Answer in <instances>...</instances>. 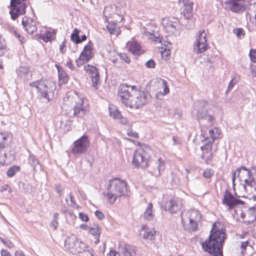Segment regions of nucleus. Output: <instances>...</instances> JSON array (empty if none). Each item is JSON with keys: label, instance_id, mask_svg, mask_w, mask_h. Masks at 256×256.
<instances>
[{"label": "nucleus", "instance_id": "nucleus-1", "mask_svg": "<svg viewBox=\"0 0 256 256\" xmlns=\"http://www.w3.org/2000/svg\"><path fill=\"white\" fill-rule=\"evenodd\" d=\"M215 226L214 224L208 239L202 242V248L212 256H223L222 246L226 238V234L222 229L216 230Z\"/></svg>", "mask_w": 256, "mask_h": 256}, {"label": "nucleus", "instance_id": "nucleus-2", "mask_svg": "<svg viewBox=\"0 0 256 256\" xmlns=\"http://www.w3.org/2000/svg\"><path fill=\"white\" fill-rule=\"evenodd\" d=\"M109 183L107 192H104V196L108 202L112 204L118 198L126 194L128 185L126 181L118 178L110 180Z\"/></svg>", "mask_w": 256, "mask_h": 256}, {"label": "nucleus", "instance_id": "nucleus-3", "mask_svg": "<svg viewBox=\"0 0 256 256\" xmlns=\"http://www.w3.org/2000/svg\"><path fill=\"white\" fill-rule=\"evenodd\" d=\"M254 170V174L256 178L252 177L250 172L245 166H241L238 168L233 172L232 176V181L233 185L234 186V180L236 176L240 181H244L248 186L254 189L252 190L254 195L253 198L254 200H256V166L252 168Z\"/></svg>", "mask_w": 256, "mask_h": 256}, {"label": "nucleus", "instance_id": "nucleus-4", "mask_svg": "<svg viewBox=\"0 0 256 256\" xmlns=\"http://www.w3.org/2000/svg\"><path fill=\"white\" fill-rule=\"evenodd\" d=\"M30 86H34L38 93V96L44 102H48L54 96V88L50 82L40 80L30 84Z\"/></svg>", "mask_w": 256, "mask_h": 256}, {"label": "nucleus", "instance_id": "nucleus-5", "mask_svg": "<svg viewBox=\"0 0 256 256\" xmlns=\"http://www.w3.org/2000/svg\"><path fill=\"white\" fill-rule=\"evenodd\" d=\"M200 218V214L198 211L196 210H190L181 213V220L184 228L188 232L196 230L198 222Z\"/></svg>", "mask_w": 256, "mask_h": 256}, {"label": "nucleus", "instance_id": "nucleus-6", "mask_svg": "<svg viewBox=\"0 0 256 256\" xmlns=\"http://www.w3.org/2000/svg\"><path fill=\"white\" fill-rule=\"evenodd\" d=\"M131 90L132 97L130 100L129 107L138 108L147 103L149 98L148 92L138 90L134 86H132Z\"/></svg>", "mask_w": 256, "mask_h": 256}, {"label": "nucleus", "instance_id": "nucleus-7", "mask_svg": "<svg viewBox=\"0 0 256 256\" xmlns=\"http://www.w3.org/2000/svg\"><path fill=\"white\" fill-rule=\"evenodd\" d=\"M208 105L204 101L199 102L194 105L192 110V114L196 116V118L200 122V120H206L211 122L214 120V116L208 112Z\"/></svg>", "mask_w": 256, "mask_h": 256}, {"label": "nucleus", "instance_id": "nucleus-8", "mask_svg": "<svg viewBox=\"0 0 256 256\" xmlns=\"http://www.w3.org/2000/svg\"><path fill=\"white\" fill-rule=\"evenodd\" d=\"M25 0H10V14L12 20H15L19 16L24 14L26 13V6L25 4Z\"/></svg>", "mask_w": 256, "mask_h": 256}, {"label": "nucleus", "instance_id": "nucleus-9", "mask_svg": "<svg viewBox=\"0 0 256 256\" xmlns=\"http://www.w3.org/2000/svg\"><path fill=\"white\" fill-rule=\"evenodd\" d=\"M74 146L72 150L74 155H80L85 153L90 146L88 136L84 134L74 143Z\"/></svg>", "mask_w": 256, "mask_h": 256}, {"label": "nucleus", "instance_id": "nucleus-10", "mask_svg": "<svg viewBox=\"0 0 256 256\" xmlns=\"http://www.w3.org/2000/svg\"><path fill=\"white\" fill-rule=\"evenodd\" d=\"M148 156L144 150L139 149L134 154L132 164L136 167L140 166L144 168L148 166Z\"/></svg>", "mask_w": 256, "mask_h": 256}, {"label": "nucleus", "instance_id": "nucleus-11", "mask_svg": "<svg viewBox=\"0 0 256 256\" xmlns=\"http://www.w3.org/2000/svg\"><path fill=\"white\" fill-rule=\"evenodd\" d=\"M206 34L204 30H200L196 36V42L194 46V50L197 54L202 53L206 51L208 47L206 42Z\"/></svg>", "mask_w": 256, "mask_h": 256}, {"label": "nucleus", "instance_id": "nucleus-12", "mask_svg": "<svg viewBox=\"0 0 256 256\" xmlns=\"http://www.w3.org/2000/svg\"><path fill=\"white\" fill-rule=\"evenodd\" d=\"M92 50V43L90 41L84 46L78 58L76 60L78 66H80L88 62L93 57Z\"/></svg>", "mask_w": 256, "mask_h": 256}, {"label": "nucleus", "instance_id": "nucleus-13", "mask_svg": "<svg viewBox=\"0 0 256 256\" xmlns=\"http://www.w3.org/2000/svg\"><path fill=\"white\" fill-rule=\"evenodd\" d=\"M132 86H128L126 84H122L118 88V94L120 97L122 102L126 106H128L130 100L132 98Z\"/></svg>", "mask_w": 256, "mask_h": 256}, {"label": "nucleus", "instance_id": "nucleus-14", "mask_svg": "<svg viewBox=\"0 0 256 256\" xmlns=\"http://www.w3.org/2000/svg\"><path fill=\"white\" fill-rule=\"evenodd\" d=\"M212 141H208L200 147V150L202 152L201 158L204 160V162L207 164H210L212 160Z\"/></svg>", "mask_w": 256, "mask_h": 256}, {"label": "nucleus", "instance_id": "nucleus-15", "mask_svg": "<svg viewBox=\"0 0 256 256\" xmlns=\"http://www.w3.org/2000/svg\"><path fill=\"white\" fill-rule=\"evenodd\" d=\"M84 70L90 76L92 82V86L97 89L100 82V74L98 68L94 66L86 64L84 66Z\"/></svg>", "mask_w": 256, "mask_h": 256}, {"label": "nucleus", "instance_id": "nucleus-16", "mask_svg": "<svg viewBox=\"0 0 256 256\" xmlns=\"http://www.w3.org/2000/svg\"><path fill=\"white\" fill-rule=\"evenodd\" d=\"M222 204L226 205L229 210H232L234 206L239 204H242L243 202L235 198L228 190H226L222 199Z\"/></svg>", "mask_w": 256, "mask_h": 256}, {"label": "nucleus", "instance_id": "nucleus-17", "mask_svg": "<svg viewBox=\"0 0 256 256\" xmlns=\"http://www.w3.org/2000/svg\"><path fill=\"white\" fill-rule=\"evenodd\" d=\"M182 206V204L180 202L174 200H170L166 202L162 207L166 211H168L171 214H174L180 210Z\"/></svg>", "mask_w": 256, "mask_h": 256}, {"label": "nucleus", "instance_id": "nucleus-18", "mask_svg": "<svg viewBox=\"0 0 256 256\" xmlns=\"http://www.w3.org/2000/svg\"><path fill=\"white\" fill-rule=\"evenodd\" d=\"M22 25L28 34H32L37 30L36 22L27 17L22 18Z\"/></svg>", "mask_w": 256, "mask_h": 256}, {"label": "nucleus", "instance_id": "nucleus-19", "mask_svg": "<svg viewBox=\"0 0 256 256\" xmlns=\"http://www.w3.org/2000/svg\"><path fill=\"white\" fill-rule=\"evenodd\" d=\"M12 135L8 132H0V158H6V154L2 153V151L7 144L8 140H11Z\"/></svg>", "mask_w": 256, "mask_h": 256}, {"label": "nucleus", "instance_id": "nucleus-20", "mask_svg": "<svg viewBox=\"0 0 256 256\" xmlns=\"http://www.w3.org/2000/svg\"><path fill=\"white\" fill-rule=\"evenodd\" d=\"M226 4L230 5V10L234 12L244 11L245 10L244 1V0H229Z\"/></svg>", "mask_w": 256, "mask_h": 256}, {"label": "nucleus", "instance_id": "nucleus-21", "mask_svg": "<svg viewBox=\"0 0 256 256\" xmlns=\"http://www.w3.org/2000/svg\"><path fill=\"white\" fill-rule=\"evenodd\" d=\"M118 249L123 256H133L136 253L135 246L125 243L120 244Z\"/></svg>", "mask_w": 256, "mask_h": 256}, {"label": "nucleus", "instance_id": "nucleus-22", "mask_svg": "<svg viewBox=\"0 0 256 256\" xmlns=\"http://www.w3.org/2000/svg\"><path fill=\"white\" fill-rule=\"evenodd\" d=\"M180 4H182L184 5L183 15L186 19H190L193 16V3L188 0H179Z\"/></svg>", "mask_w": 256, "mask_h": 256}, {"label": "nucleus", "instance_id": "nucleus-23", "mask_svg": "<svg viewBox=\"0 0 256 256\" xmlns=\"http://www.w3.org/2000/svg\"><path fill=\"white\" fill-rule=\"evenodd\" d=\"M174 20V21H172L168 18H164L162 20V25L164 26L166 30L170 33H174L179 25L178 20L176 18Z\"/></svg>", "mask_w": 256, "mask_h": 256}, {"label": "nucleus", "instance_id": "nucleus-24", "mask_svg": "<svg viewBox=\"0 0 256 256\" xmlns=\"http://www.w3.org/2000/svg\"><path fill=\"white\" fill-rule=\"evenodd\" d=\"M74 110V115L80 118L83 117L88 112L86 108L83 106V100L79 98L78 101H76Z\"/></svg>", "mask_w": 256, "mask_h": 256}, {"label": "nucleus", "instance_id": "nucleus-25", "mask_svg": "<svg viewBox=\"0 0 256 256\" xmlns=\"http://www.w3.org/2000/svg\"><path fill=\"white\" fill-rule=\"evenodd\" d=\"M126 46L129 51L134 55L140 56L143 53L140 45L135 40L128 42Z\"/></svg>", "mask_w": 256, "mask_h": 256}, {"label": "nucleus", "instance_id": "nucleus-26", "mask_svg": "<svg viewBox=\"0 0 256 256\" xmlns=\"http://www.w3.org/2000/svg\"><path fill=\"white\" fill-rule=\"evenodd\" d=\"M209 134L210 138L205 137L204 134H201L200 135L204 138V139L202 140V142H204V144L206 142V140H207V142L212 141L213 144L214 140L219 138L220 134V130L218 128H215L214 130H210Z\"/></svg>", "mask_w": 256, "mask_h": 256}, {"label": "nucleus", "instance_id": "nucleus-27", "mask_svg": "<svg viewBox=\"0 0 256 256\" xmlns=\"http://www.w3.org/2000/svg\"><path fill=\"white\" fill-rule=\"evenodd\" d=\"M16 72L18 76L24 80H28L32 76L30 72L26 67L20 66Z\"/></svg>", "mask_w": 256, "mask_h": 256}, {"label": "nucleus", "instance_id": "nucleus-28", "mask_svg": "<svg viewBox=\"0 0 256 256\" xmlns=\"http://www.w3.org/2000/svg\"><path fill=\"white\" fill-rule=\"evenodd\" d=\"M76 242H78L76 236L74 234H72L65 240V246L69 249L73 248L76 246Z\"/></svg>", "mask_w": 256, "mask_h": 256}, {"label": "nucleus", "instance_id": "nucleus-29", "mask_svg": "<svg viewBox=\"0 0 256 256\" xmlns=\"http://www.w3.org/2000/svg\"><path fill=\"white\" fill-rule=\"evenodd\" d=\"M55 32L53 30H46L40 34V38L46 42H52L54 39Z\"/></svg>", "mask_w": 256, "mask_h": 256}, {"label": "nucleus", "instance_id": "nucleus-30", "mask_svg": "<svg viewBox=\"0 0 256 256\" xmlns=\"http://www.w3.org/2000/svg\"><path fill=\"white\" fill-rule=\"evenodd\" d=\"M152 208L153 206L152 203H149L143 215V217L145 220H151L153 219L154 214L152 212Z\"/></svg>", "mask_w": 256, "mask_h": 256}, {"label": "nucleus", "instance_id": "nucleus-31", "mask_svg": "<svg viewBox=\"0 0 256 256\" xmlns=\"http://www.w3.org/2000/svg\"><path fill=\"white\" fill-rule=\"evenodd\" d=\"M58 70V78H59V82L62 84H66L68 82V76L64 70L56 65Z\"/></svg>", "mask_w": 256, "mask_h": 256}, {"label": "nucleus", "instance_id": "nucleus-32", "mask_svg": "<svg viewBox=\"0 0 256 256\" xmlns=\"http://www.w3.org/2000/svg\"><path fill=\"white\" fill-rule=\"evenodd\" d=\"M106 28L110 34L118 36L120 32V28L116 26V24L114 22H109Z\"/></svg>", "mask_w": 256, "mask_h": 256}, {"label": "nucleus", "instance_id": "nucleus-33", "mask_svg": "<svg viewBox=\"0 0 256 256\" xmlns=\"http://www.w3.org/2000/svg\"><path fill=\"white\" fill-rule=\"evenodd\" d=\"M156 230L154 228H146L143 234V238L146 240H152L154 239Z\"/></svg>", "mask_w": 256, "mask_h": 256}, {"label": "nucleus", "instance_id": "nucleus-34", "mask_svg": "<svg viewBox=\"0 0 256 256\" xmlns=\"http://www.w3.org/2000/svg\"><path fill=\"white\" fill-rule=\"evenodd\" d=\"M109 112L110 116L114 119H117L120 116L121 114L118 108L114 105L110 106Z\"/></svg>", "mask_w": 256, "mask_h": 256}, {"label": "nucleus", "instance_id": "nucleus-35", "mask_svg": "<svg viewBox=\"0 0 256 256\" xmlns=\"http://www.w3.org/2000/svg\"><path fill=\"white\" fill-rule=\"evenodd\" d=\"M89 233L95 237H99L101 234L100 228L98 224H94L92 228H89Z\"/></svg>", "mask_w": 256, "mask_h": 256}, {"label": "nucleus", "instance_id": "nucleus-36", "mask_svg": "<svg viewBox=\"0 0 256 256\" xmlns=\"http://www.w3.org/2000/svg\"><path fill=\"white\" fill-rule=\"evenodd\" d=\"M28 163L33 167L34 170H35L36 168L39 165L38 160L34 154H30L28 158Z\"/></svg>", "mask_w": 256, "mask_h": 256}, {"label": "nucleus", "instance_id": "nucleus-37", "mask_svg": "<svg viewBox=\"0 0 256 256\" xmlns=\"http://www.w3.org/2000/svg\"><path fill=\"white\" fill-rule=\"evenodd\" d=\"M79 32L78 29L74 28L71 34V40L76 44L80 43Z\"/></svg>", "mask_w": 256, "mask_h": 256}, {"label": "nucleus", "instance_id": "nucleus-38", "mask_svg": "<svg viewBox=\"0 0 256 256\" xmlns=\"http://www.w3.org/2000/svg\"><path fill=\"white\" fill-rule=\"evenodd\" d=\"M20 170V168L17 166H14L10 168L7 171L6 174L8 177L13 176L15 174Z\"/></svg>", "mask_w": 256, "mask_h": 256}, {"label": "nucleus", "instance_id": "nucleus-39", "mask_svg": "<svg viewBox=\"0 0 256 256\" xmlns=\"http://www.w3.org/2000/svg\"><path fill=\"white\" fill-rule=\"evenodd\" d=\"M157 165V168L158 170V175H160V172L164 171V162L161 158H159L158 160Z\"/></svg>", "mask_w": 256, "mask_h": 256}, {"label": "nucleus", "instance_id": "nucleus-40", "mask_svg": "<svg viewBox=\"0 0 256 256\" xmlns=\"http://www.w3.org/2000/svg\"><path fill=\"white\" fill-rule=\"evenodd\" d=\"M0 240L8 248H12L14 246L12 242L8 239H4L0 238Z\"/></svg>", "mask_w": 256, "mask_h": 256}, {"label": "nucleus", "instance_id": "nucleus-41", "mask_svg": "<svg viewBox=\"0 0 256 256\" xmlns=\"http://www.w3.org/2000/svg\"><path fill=\"white\" fill-rule=\"evenodd\" d=\"M234 33L236 34L238 38H241L244 36V32L242 28H238L234 30Z\"/></svg>", "mask_w": 256, "mask_h": 256}, {"label": "nucleus", "instance_id": "nucleus-42", "mask_svg": "<svg viewBox=\"0 0 256 256\" xmlns=\"http://www.w3.org/2000/svg\"><path fill=\"white\" fill-rule=\"evenodd\" d=\"M214 171L210 168H207L203 172V176L206 178H210L214 175Z\"/></svg>", "mask_w": 256, "mask_h": 256}, {"label": "nucleus", "instance_id": "nucleus-43", "mask_svg": "<svg viewBox=\"0 0 256 256\" xmlns=\"http://www.w3.org/2000/svg\"><path fill=\"white\" fill-rule=\"evenodd\" d=\"M70 204H68L74 208H77L78 207V206L76 204V203L74 200V196L72 193H70Z\"/></svg>", "mask_w": 256, "mask_h": 256}, {"label": "nucleus", "instance_id": "nucleus-44", "mask_svg": "<svg viewBox=\"0 0 256 256\" xmlns=\"http://www.w3.org/2000/svg\"><path fill=\"white\" fill-rule=\"evenodd\" d=\"M120 58L124 61L127 64H130V58L127 56V54L125 53H120L118 54Z\"/></svg>", "mask_w": 256, "mask_h": 256}, {"label": "nucleus", "instance_id": "nucleus-45", "mask_svg": "<svg viewBox=\"0 0 256 256\" xmlns=\"http://www.w3.org/2000/svg\"><path fill=\"white\" fill-rule=\"evenodd\" d=\"M162 84L164 87V92H163L162 94L164 95H165V94H166L168 93H169V92H170L169 88L168 87L167 82H166V80H162Z\"/></svg>", "mask_w": 256, "mask_h": 256}, {"label": "nucleus", "instance_id": "nucleus-46", "mask_svg": "<svg viewBox=\"0 0 256 256\" xmlns=\"http://www.w3.org/2000/svg\"><path fill=\"white\" fill-rule=\"evenodd\" d=\"M250 60L254 62H256V50H252L249 53Z\"/></svg>", "mask_w": 256, "mask_h": 256}, {"label": "nucleus", "instance_id": "nucleus-47", "mask_svg": "<svg viewBox=\"0 0 256 256\" xmlns=\"http://www.w3.org/2000/svg\"><path fill=\"white\" fill-rule=\"evenodd\" d=\"M145 66L148 68H154L155 67V62L154 60L151 59L146 62Z\"/></svg>", "mask_w": 256, "mask_h": 256}, {"label": "nucleus", "instance_id": "nucleus-48", "mask_svg": "<svg viewBox=\"0 0 256 256\" xmlns=\"http://www.w3.org/2000/svg\"><path fill=\"white\" fill-rule=\"evenodd\" d=\"M79 218L82 221L86 222H88L89 220L88 215L83 212L79 213Z\"/></svg>", "mask_w": 256, "mask_h": 256}, {"label": "nucleus", "instance_id": "nucleus-49", "mask_svg": "<svg viewBox=\"0 0 256 256\" xmlns=\"http://www.w3.org/2000/svg\"><path fill=\"white\" fill-rule=\"evenodd\" d=\"M117 120H118L120 123L124 125L127 124L128 122V119L125 117H123L122 115H120V116H119Z\"/></svg>", "mask_w": 256, "mask_h": 256}, {"label": "nucleus", "instance_id": "nucleus-50", "mask_svg": "<svg viewBox=\"0 0 256 256\" xmlns=\"http://www.w3.org/2000/svg\"><path fill=\"white\" fill-rule=\"evenodd\" d=\"M55 189H56V191L58 194L59 196L61 197L62 195L63 189L62 188L60 185V184L56 185L55 186Z\"/></svg>", "mask_w": 256, "mask_h": 256}, {"label": "nucleus", "instance_id": "nucleus-51", "mask_svg": "<svg viewBox=\"0 0 256 256\" xmlns=\"http://www.w3.org/2000/svg\"><path fill=\"white\" fill-rule=\"evenodd\" d=\"M127 134L132 137L138 138V134L136 132H134L132 130H128L127 131Z\"/></svg>", "mask_w": 256, "mask_h": 256}, {"label": "nucleus", "instance_id": "nucleus-52", "mask_svg": "<svg viewBox=\"0 0 256 256\" xmlns=\"http://www.w3.org/2000/svg\"><path fill=\"white\" fill-rule=\"evenodd\" d=\"M94 213L96 216L98 220H102L104 218V214L100 211L96 210Z\"/></svg>", "mask_w": 256, "mask_h": 256}, {"label": "nucleus", "instance_id": "nucleus-53", "mask_svg": "<svg viewBox=\"0 0 256 256\" xmlns=\"http://www.w3.org/2000/svg\"><path fill=\"white\" fill-rule=\"evenodd\" d=\"M249 242L248 241H246L241 243L240 248H242L241 252L242 254L244 253V250H246V246H248Z\"/></svg>", "mask_w": 256, "mask_h": 256}, {"label": "nucleus", "instance_id": "nucleus-54", "mask_svg": "<svg viewBox=\"0 0 256 256\" xmlns=\"http://www.w3.org/2000/svg\"><path fill=\"white\" fill-rule=\"evenodd\" d=\"M66 46H65V41H64L60 45V53L64 54L66 52Z\"/></svg>", "mask_w": 256, "mask_h": 256}, {"label": "nucleus", "instance_id": "nucleus-55", "mask_svg": "<svg viewBox=\"0 0 256 256\" xmlns=\"http://www.w3.org/2000/svg\"><path fill=\"white\" fill-rule=\"evenodd\" d=\"M58 225V221L56 220H52L50 224V226L54 228V230H56Z\"/></svg>", "mask_w": 256, "mask_h": 256}, {"label": "nucleus", "instance_id": "nucleus-56", "mask_svg": "<svg viewBox=\"0 0 256 256\" xmlns=\"http://www.w3.org/2000/svg\"><path fill=\"white\" fill-rule=\"evenodd\" d=\"M14 35L18 39V40L22 42H23L24 38L20 34H18L16 30H14Z\"/></svg>", "mask_w": 256, "mask_h": 256}, {"label": "nucleus", "instance_id": "nucleus-57", "mask_svg": "<svg viewBox=\"0 0 256 256\" xmlns=\"http://www.w3.org/2000/svg\"><path fill=\"white\" fill-rule=\"evenodd\" d=\"M66 66L72 70H74V67L72 64V61L71 60H69L68 61L66 62Z\"/></svg>", "mask_w": 256, "mask_h": 256}, {"label": "nucleus", "instance_id": "nucleus-58", "mask_svg": "<svg viewBox=\"0 0 256 256\" xmlns=\"http://www.w3.org/2000/svg\"><path fill=\"white\" fill-rule=\"evenodd\" d=\"M0 254L2 256H12L10 252L6 250H2Z\"/></svg>", "mask_w": 256, "mask_h": 256}, {"label": "nucleus", "instance_id": "nucleus-59", "mask_svg": "<svg viewBox=\"0 0 256 256\" xmlns=\"http://www.w3.org/2000/svg\"><path fill=\"white\" fill-rule=\"evenodd\" d=\"M108 256H120V254L118 252L115 250H110Z\"/></svg>", "mask_w": 256, "mask_h": 256}, {"label": "nucleus", "instance_id": "nucleus-60", "mask_svg": "<svg viewBox=\"0 0 256 256\" xmlns=\"http://www.w3.org/2000/svg\"><path fill=\"white\" fill-rule=\"evenodd\" d=\"M80 250H78V252H80L82 250H84V249L86 248V246H85V244L84 243L80 242Z\"/></svg>", "mask_w": 256, "mask_h": 256}, {"label": "nucleus", "instance_id": "nucleus-61", "mask_svg": "<svg viewBox=\"0 0 256 256\" xmlns=\"http://www.w3.org/2000/svg\"><path fill=\"white\" fill-rule=\"evenodd\" d=\"M15 256H25L24 254L21 251H16Z\"/></svg>", "mask_w": 256, "mask_h": 256}, {"label": "nucleus", "instance_id": "nucleus-62", "mask_svg": "<svg viewBox=\"0 0 256 256\" xmlns=\"http://www.w3.org/2000/svg\"><path fill=\"white\" fill-rule=\"evenodd\" d=\"M4 44L2 40V38L0 37V50H2L4 48Z\"/></svg>", "mask_w": 256, "mask_h": 256}, {"label": "nucleus", "instance_id": "nucleus-63", "mask_svg": "<svg viewBox=\"0 0 256 256\" xmlns=\"http://www.w3.org/2000/svg\"><path fill=\"white\" fill-rule=\"evenodd\" d=\"M234 85V83H233L232 80L231 81H230L229 84L228 86V89L230 90V89L232 88Z\"/></svg>", "mask_w": 256, "mask_h": 256}, {"label": "nucleus", "instance_id": "nucleus-64", "mask_svg": "<svg viewBox=\"0 0 256 256\" xmlns=\"http://www.w3.org/2000/svg\"><path fill=\"white\" fill-rule=\"evenodd\" d=\"M80 228L84 229V230H86L88 228V226L85 224H80Z\"/></svg>", "mask_w": 256, "mask_h": 256}]
</instances>
